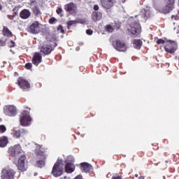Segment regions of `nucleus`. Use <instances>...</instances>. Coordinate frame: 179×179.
Instances as JSON below:
<instances>
[{"label": "nucleus", "instance_id": "54", "mask_svg": "<svg viewBox=\"0 0 179 179\" xmlns=\"http://www.w3.org/2000/svg\"><path fill=\"white\" fill-rule=\"evenodd\" d=\"M178 14H179V10H178Z\"/></svg>", "mask_w": 179, "mask_h": 179}, {"label": "nucleus", "instance_id": "30", "mask_svg": "<svg viewBox=\"0 0 179 179\" xmlns=\"http://www.w3.org/2000/svg\"><path fill=\"white\" fill-rule=\"evenodd\" d=\"M6 131V127L4 125H0V134H3Z\"/></svg>", "mask_w": 179, "mask_h": 179}, {"label": "nucleus", "instance_id": "3", "mask_svg": "<svg viewBox=\"0 0 179 179\" xmlns=\"http://www.w3.org/2000/svg\"><path fill=\"white\" fill-rule=\"evenodd\" d=\"M31 117H30V112L29 110H23L20 117V122L22 127H29L31 124Z\"/></svg>", "mask_w": 179, "mask_h": 179}, {"label": "nucleus", "instance_id": "10", "mask_svg": "<svg viewBox=\"0 0 179 179\" xmlns=\"http://www.w3.org/2000/svg\"><path fill=\"white\" fill-rule=\"evenodd\" d=\"M62 173H64V167L59 166L58 163H55L52 168V174L54 177H59L62 176Z\"/></svg>", "mask_w": 179, "mask_h": 179}, {"label": "nucleus", "instance_id": "41", "mask_svg": "<svg viewBox=\"0 0 179 179\" xmlns=\"http://www.w3.org/2000/svg\"><path fill=\"white\" fill-rule=\"evenodd\" d=\"M111 179H122L121 176H113L111 178Z\"/></svg>", "mask_w": 179, "mask_h": 179}, {"label": "nucleus", "instance_id": "42", "mask_svg": "<svg viewBox=\"0 0 179 179\" xmlns=\"http://www.w3.org/2000/svg\"><path fill=\"white\" fill-rule=\"evenodd\" d=\"M56 163H57V166H61L59 164H60V163H62V159H57V162Z\"/></svg>", "mask_w": 179, "mask_h": 179}, {"label": "nucleus", "instance_id": "5", "mask_svg": "<svg viewBox=\"0 0 179 179\" xmlns=\"http://www.w3.org/2000/svg\"><path fill=\"white\" fill-rule=\"evenodd\" d=\"M22 152V147H20V145H15L8 148L9 155L10 156H13V157H16V156H19V155H20Z\"/></svg>", "mask_w": 179, "mask_h": 179}, {"label": "nucleus", "instance_id": "38", "mask_svg": "<svg viewBox=\"0 0 179 179\" xmlns=\"http://www.w3.org/2000/svg\"><path fill=\"white\" fill-rule=\"evenodd\" d=\"M157 43L158 44H164V43H166V41H164V40H163V39H158Z\"/></svg>", "mask_w": 179, "mask_h": 179}, {"label": "nucleus", "instance_id": "13", "mask_svg": "<svg viewBox=\"0 0 179 179\" xmlns=\"http://www.w3.org/2000/svg\"><path fill=\"white\" fill-rule=\"evenodd\" d=\"M40 26L41 24L38 22H34L29 27L30 33H32V34H38V33H40Z\"/></svg>", "mask_w": 179, "mask_h": 179}, {"label": "nucleus", "instance_id": "24", "mask_svg": "<svg viewBox=\"0 0 179 179\" xmlns=\"http://www.w3.org/2000/svg\"><path fill=\"white\" fill-rule=\"evenodd\" d=\"M26 134H29L27 130L24 129H20L18 130H14L13 134L14 135H24Z\"/></svg>", "mask_w": 179, "mask_h": 179}, {"label": "nucleus", "instance_id": "39", "mask_svg": "<svg viewBox=\"0 0 179 179\" xmlns=\"http://www.w3.org/2000/svg\"><path fill=\"white\" fill-rule=\"evenodd\" d=\"M171 19H174L175 20H178L179 17L178 15H172Z\"/></svg>", "mask_w": 179, "mask_h": 179}, {"label": "nucleus", "instance_id": "29", "mask_svg": "<svg viewBox=\"0 0 179 179\" xmlns=\"http://www.w3.org/2000/svg\"><path fill=\"white\" fill-rule=\"evenodd\" d=\"M57 22H58V20H57V19H55V17H52L49 20V23L50 24H54V23H57Z\"/></svg>", "mask_w": 179, "mask_h": 179}, {"label": "nucleus", "instance_id": "2", "mask_svg": "<svg viewBox=\"0 0 179 179\" xmlns=\"http://www.w3.org/2000/svg\"><path fill=\"white\" fill-rule=\"evenodd\" d=\"M35 146H36V149L35 150V152L39 155V156H41V160H38L36 162L37 167H40V169H43L44 166H45V158L47 157V155L44 154V151L43 149V145L35 144Z\"/></svg>", "mask_w": 179, "mask_h": 179}, {"label": "nucleus", "instance_id": "11", "mask_svg": "<svg viewBox=\"0 0 179 179\" xmlns=\"http://www.w3.org/2000/svg\"><path fill=\"white\" fill-rule=\"evenodd\" d=\"M65 10L66 12H69L71 13V15H76V13L78 12V7L73 3H69L68 4H66L64 6Z\"/></svg>", "mask_w": 179, "mask_h": 179}, {"label": "nucleus", "instance_id": "22", "mask_svg": "<svg viewBox=\"0 0 179 179\" xmlns=\"http://www.w3.org/2000/svg\"><path fill=\"white\" fill-rule=\"evenodd\" d=\"M9 143L8 137L3 136L0 137V148H5Z\"/></svg>", "mask_w": 179, "mask_h": 179}, {"label": "nucleus", "instance_id": "47", "mask_svg": "<svg viewBox=\"0 0 179 179\" xmlns=\"http://www.w3.org/2000/svg\"><path fill=\"white\" fill-rule=\"evenodd\" d=\"M76 50V51H79V50H80V48L79 47H77Z\"/></svg>", "mask_w": 179, "mask_h": 179}, {"label": "nucleus", "instance_id": "21", "mask_svg": "<svg viewBox=\"0 0 179 179\" xmlns=\"http://www.w3.org/2000/svg\"><path fill=\"white\" fill-rule=\"evenodd\" d=\"M65 171L69 174L73 173V171H75V165L73 163H66L65 166Z\"/></svg>", "mask_w": 179, "mask_h": 179}, {"label": "nucleus", "instance_id": "26", "mask_svg": "<svg viewBox=\"0 0 179 179\" xmlns=\"http://www.w3.org/2000/svg\"><path fill=\"white\" fill-rule=\"evenodd\" d=\"M33 12L36 16H40V15H41V11H40V8H38L37 6H35L33 8Z\"/></svg>", "mask_w": 179, "mask_h": 179}, {"label": "nucleus", "instance_id": "45", "mask_svg": "<svg viewBox=\"0 0 179 179\" xmlns=\"http://www.w3.org/2000/svg\"><path fill=\"white\" fill-rule=\"evenodd\" d=\"M75 179H83V178H82V176L78 175L77 177L75 178Z\"/></svg>", "mask_w": 179, "mask_h": 179}, {"label": "nucleus", "instance_id": "36", "mask_svg": "<svg viewBox=\"0 0 179 179\" xmlns=\"http://www.w3.org/2000/svg\"><path fill=\"white\" fill-rule=\"evenodd\" d=\"M86 33L88 34V36H92L93 34V31L92 29H87Z\"/></svg>", "mask_w": 179, "mask_h": 179}, {"label": "nucleus", "instance_id": "50", "mask_svg": "<svg viewBox=\"0 0 179 179\" xmlns=\"http://www.w3.org/2000/svg\"><path fill=\"white\" fill-rule=\"evenodd\" d=\"M15 136L16 138H20V136Z\"/></svg>", "mask_w": 179, "mask_h": 179}, {"label": "nucleus", "instance_id": "43", "mask_svg": "<svg viewBox=\"0 0 179 179\" xmlns=\"http://www.w3.org/2000/svg\"><path fill=\"white\" fill-rule=\"evenodd\" d=\"M0 44H1V45H2L3 47L6 43H5V41L0 40Z\"/></svg>", "mask_w": 179, "mask_h": 179}, {"label": "nucleus", "instance_id": "33", "mask_svg": "<svg viewBox=\"0 0 179 179\" xmlns=\"http://www.w3.org/2000/svg\"><path fill=\"white\" fill-rule=\"evenodd\" d=\"M58 31H61V33H65V31L64 30V28L62 27V25H59L57 27Z\"/></svg>", "mask_w": 179, "mask_h": 179}, {"label": "nucleus", "instance_id": "8", "mask_svg": "<svg viewBox=\"0 0 179 179\" xmlns=\"http://www.w3.org/2000/svg\"><path fill=\"white\" fill-rule=\"evenodd\" d=\"M164 50L166 52H169V54H174V52H176V50H177V44L176 42H171V41H169L164 46Z\"/></svg>", "mask_w": 179, "mask_h": 179}, {"label": "nucleus", "instance_id": "48", "mask_svg": "<svg viewBox=\"0 0 179 179\" xmlns=\"http://www.w3.org/2000/svg\"><path fill=\"white\" fill-rule=\"evenodd\" d=\"M120 2H122V3H125V0H120Z\"/></svg>", "mask_w": 179, "mask_h": 179}, {"label": "nucleus", "instance_id": "20", "mask_svg": "<svg viewBox=\"0 0 179 179\" xmlns=\"http://www.w3.org/2000/svg\"><path fill=\"white\" fill-rule=\"evenodd\" d=\"M103 17L101 12L94 11L92 15V19L94 22H99Z\"/></svg>", "mask_w": 179, "mask_h": 179}, {"label": "nucleus", "instance_id": "15", "mask_svg": "<svg viewBox=\"0 0 179 179\" xmlns=\"http://www.w3.org/2000/svg\"><path fill=\"white\" fill-rule=\"evenodd\" d=\"M39 50L41 52H43L45 55H48L51 54L52 52V46L50 45H43L42 46L39 47Z\"/></svg>", "mask_w": 179, "mask_h": 179}, {"label": "nucleus", "instance_id": "18", "mask_svg": "<svg viewBox=\"0 0 179 179\" xmlns=\"http://www.w3.org/2000/svg\"><path fill=\"white\" fill-rule=\"evenodd\" d=\"M101 5L104 9H111L114 5V0H100Z\"/></svg>", "mask_w": 179, "mask_h": 179}, {"label": "nucleus", "instance_id": "35", "mask_svg": "<svg viewBox=\"0 0 179 179\" xmlns=\"http://www.w3.org/2000/svg\"><path fill=\"white\" fill-rule=\"evenodd\" d=\"M57 15H60V16H62V8H58L57 10Z\"/></svg>", "mask_w": 179, "mask_h": 179}, {"label": "nucleus", "instance_id": "14", "mask_svg": "<svg viewBox=\"0 0 179 179\" xmlns=\"http://www.w3.org/2000/svg\"><path fill=\"white\" fill-rule=\"evenodd\" d=\"M174 1L175 0H168L167 5L163 8L162 12L163 13L167 14L170 13L171 10H173L174 8Z\"/></svg>", "mask_w": 179, "mask_h": 179}, {"label": "nucleus", "instance_id": "52", "mask_svg": "<svg viewBox=\"0 0 179 179\" xmlns=\"http://www.w3.org/2000/svg\"><path fill=\"white\" fill-rule=\"evenodd\" d=\"M58 45L57 43L55 44V47H57Z\"/></svg>", "mask_w": 179, "mask_h": 179}, {"label": "nucleus", "instance_id": "53", "mask_svg": "<svg viewBox=\"0 0 179 179\" xmlns=\"http://www.w3.org/2000/svg\"><path fill=\"white\" fill-rule=\"evenodd\" d=\"M135 177H138V174H135Z\"/></svg>", "mask_w": 179, "mask_h": 179}, {"label": "nucleus", "instance_id": "51", "mask_svg": "<svg viewBox=\"0 0 179 179\" xmlns=\"http://www.w3.org/2000/svg\"><path fill=\"white\" fill-rule=\"evenodd\" d=\"M34 176H37V173H34Z\"/></svg>", "mask_w": 179, "mask_h": 179}, {"label": "nucleus", "instance_id": "46", "mask_svg": "<svg viewBox=\"0 0 179 179\" xmlns=\"http://www.w3.org/2000/svg\"><path fill=\"white\" fill-rule=\"evenodd\" d=\"M138 179H145V176H140L139 178H138Z\"/></svg>", "mask_w": 179, "mask_h": 179}, {"label": "nucleus", "instance_id": "1", "mask_svg": "<svg viewBox=\"0 0 179 179\" xmlns=\"http://www.w3.org/2000/svg\"><path fill=\"white\" fill-rule=\"evenodd\" d=\"M150 16V10L149 9H143L141 13L136 15L134 21V18H129V22H131L127 27V31L130 36H138L141 31V24L138 22L145 23L148 20V17Z\"/></svg>", "mask_w": 179, "mask_h": 179}, {"label": "nucleus", "instance_id": "19", "mask_svg": "<svg viewBox=\"0 0 179 179\" xmlns=\"http://www.w3.org/2000/svg\"><path fill=\"white\" fill-rule=\"evenodd\" d=\"M30 16H31V13L28 9H24L20 13L21 19H29Z\"/></svg>", "mask_w": 179, "mask_h": 179}, {"label": "nucleus", "instance_id": "9", "mask_svg": "<svg viewBox=\"0 0 179 179\" xmlns=\"http://www.w3.org/2000/svg\"><path fill=\"white\" fill-rule=\"evenodd\" d=\"M26 155H21L18 159L17 169L20 171H26L27 168L26 167Z\"/></svg>", "mask_w": 179, "mask_h": 179}, {"label": "nucleus", "instance_id": "16", "mask_svg": "<svg viewBox=\"0 0 179 179\" xmlns=\"http://www.w3.org/2000/svg\"><path fill=\"white\" fill-rule=\"evenodd\" d=\"M42 59L43 57H41V55L38 52H35L32 58V63L34 65H36V66H38V65L41 64Z\"/></svg>", "mask_w": 179, "mask_h": 179}, {"label": "nucleus", "instance_id": "12", "mask_svg": "<svg viewBox=\"0 0 179 179\" xmlns=\"http://www.w3.org/2000/svg\"><path fill=\"white\" fill-rule=\"evenodd\" d=\"M17 83L21 89L26 90V89H30V83L27 80L20 77L17 79Z\"/></svg>", "mask_w": 179, "mask_h": 179}, {"label": "nucleus", "instance_id": "28", "mask_svg": "<svg viewBox=\"0 0 179 179\" xmlns=\"http://www.w3.org/2000/svg\"><path fill=\"white\" fill-rule=\"evenodd\" d=\"M77 23H80V24H86L87 23V20L85 19H79L77 21Z\"/></svg>", "mask_w": 179, "mask_h": 179}, {"label": "nucleus", "instance_id": "37", "mask_svg": "<svg viewBox=\"0 0 179 179\" xmlns=\"http://www.w3.org/2000/svg\"><path fill=\"white\" fill-rule=\"evenodd\" d=\"M100 9V7L99 6V5L95 4L94 6V10H95V12H97V10H99Z\"/></svg>", "mask_w": 179, "mask_h": 179}, {"label": "nucleus", "instance_id": "34", "mask_svg": "<svg viewBox=\"0 0 179 179\" xmlns=\"http://www.w3.org/2000/svg\"><path fill=\"white\" fill-rule=\"evenodd\" d=\"M31 66H33L31 63H27L25 64L26 69H31Z\"/></svg>", "mask_w": 179, "mask_h": 179}, {"label": "nucleus", "instance_id": "44", "mask_svg": "<svg viewBox=\"0 0 179 179\" xmlns=\"http://www.w3.org/2000/svg\"><path fill=\"white\" fill-rule=\"evenodd\" d=\"M31 5H34L36 3V0H30Z\"/></svg>", "mask_w": 179, "mask_h": 179}, {"label": "nucleus", "instance_id": "40", "mask_svg": "<svg viewBox=\"0 0 179 179\" xmlns=\"http://www.w3.org/2000/svg\"><path fill=\"white\" fill-rule=\"evenodd\" d=\"M10 48L15 47V42L13 41H10Z\"/></svg>", "mask_w": 179, "mask_h": 179}, {"label": "nucleus", "instance_id": "7", "mask_svg": "<svg viewBox=\"0 0 179 179\" xmlns=\"http://www.w3.org/2000/svg\"><path fill=\"white\" fill-rule=\"evenodd\" d=\"M2 179H15V171L10 169H3L1 172Z\"/></svg>", "mask_w": 179, "mask_h": 179}, {"label": "nucleus", "instance_id": "6", "mask_svg": "<svg viewBox=\"0 0 179 179\" xmlns=\"http://www.w3.org/2000/svg\"><path fill=\"white\" fill-rule=\"evenodd\" d=\"M113 47L116 51H120V52H125V51H127V45L121 41H113Z\"/></svg>", "mask_w": 179, "mask_h": 179}, {"label": "nucleus", "instance_id": "17", "mask_svg": "<svg viewBox=\"0 0 179 179\" xmlns=\"http://www.w3.org/2000/svg\"><path fill=\"white\" fill-rule=\"evenodd\" d=\"M80 167L83 173H90L93 170V166L87 162L81 163Z\"/></svg>", "mask_w": 179, "mask_h": 179}, {"label": "nucleus", "instance_id": "4", "mask_svg": "<svg viewBox=\"0 0 179 179\" xmlns=\"http://www.w3.org/2000/svg\"><path fill=\"white\" fill-rule=\"evenodd\" d=\"M3 113L8 115V117H15V115L17 114L15 106H5L3 107Z\"/></svg>", "mask_w": 179, "mask_h": 179}, {"label": "nucleus", "instance_id": "32", "mask_svg": "<svg viewBox=\"0 0 179 179\" xmlns=\"http://www.w3.org/2000/svg\"><path fill=\"white\" fill-rule=\"evenodd\" d=\"M77 21L76 20H70L67 22V26H72V24H76Z\"/></svg>", "mask_w": 179, "mask_h": 179}, {"label": "nucleus", "instance_id": "23", "mask_svg": "<svg viewBox=\"0 0 179 179\" xmlns=\"http://www.w3.org/2000/svg\"><path fill=\"white\" fill-rule=\"evenodd\" d=\"M133 47L136 50H141V48L142 47V41L141 39H134Z\"/></svg>", "mask_w": 179, "mask_h": 179}, {"label": "nucleus", "instance_id": "27", "mask_svg": "<svg viewBox=\"0 0 179 179\" xmlns=\"http://www.w3.org/2000/svg\"><path fill=\"white\" fill-rule=\"evenodd\" d=\"M75 162V158H73V156L70 155L69 157H67L66 159V163H73Z\"/></svg>", "mask_w": 179, "mask_h": 179}, {"label": "nucleus", "instance_id": "25", "mask_svg": "<svg viewBox=\"0 0 179 179\" xmlns=\"http://www.w3.org/2000/svg\"><path fill=\"white\" fill-rule=\"evenodd\" d=\"M3 36H7V37H9L12 36V32L9 31V29H8V27H4L3 29Z\"/></svg>", "mask_w": 179, "mask_h": 179}, {"label": "nucleus", "instance_id": "31", "mask_svg": "<svg viewBox=\"0 0 179 179\" xmlns=\"http://www.w3.org/2000/svg\"><path fill=\"white\" fill-rule=\"evenodd\" d=\"M106 31H108L109 33H113V27L110 25H107L106 27Z\"/></svg>", "mask_w": 179, "mask_h": 179}, {"label": "nucleus", "instance_id": "49", "mask_svg": "<svg viewBox=\"0 0 179 179\" xmlns=\"http://www.w3.org/2000/svg\"><path fill=\"white\" fill-rule=\"evenodd\" d=\"M0 10H2V5L0 4Z\"/></svg>", "mask_w": 179, "mask_h": 179}]
</instances>
